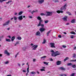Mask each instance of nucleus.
<instances>
[{
	"label": "nucleus",
	"instance_id": "nucleus-1",
	"mask_svg": "<svg viewBox=\"0 0 76 76\" xmlns=\"http://www.w3.org/2000/svg\"><path fill=\"white\" fill-rule=\"evenodd\" d=\"M66 7H67V4L66 3L64 4V6H63L61 8L60 10H58L56 11L58 13H62L63 12V10H65V9H66Z\"/></svg>",
	"mask_w": 76,
	"mask_h": 76
},
{
	"label": "nucleus",
	"instance_id": "nucleus-2",
	"mask_svg": "<svg viewBox=\"0 0 76 76\" xmlns=\"http://www.w3.org/2000/svg\"><path fill=\"white\" fill-rule=\"evenodd\" d=\"M59 55H60V53L58 51H57L55 53H52V56L53 57H56V56Z\"/></svg>",
	"mask_w": 76,
	"mask_h": 76
},
{
	"label": "nucleus",
	"instance_id": "nucleus-3",
	"mask_svg": "<svg viewBox=\"0 0 76 76\" xmlns=\"http://www.w3.org/2000/svg\"><path fill=\"white\" fill-rule=\"evenodd\" d=\"M37 47H38V45H33V46L31 47V48L33 50H37Z\"/></svg>",
	"mask_w": 76,
	"mask_h": 76
},
{
	"label": "nucleus",
	"instance_id": "nucleus-4",
	"mask_svg": "<svg viewBox=\"0 0 76 76\" xmlns=\"http://www.w3.org/2000/svg\"><path fill=\"white\" fill-rule=\"evenodd\" d=\"M47 14L46 15V16H52L53 15V12H46Z\"/></svg>",
	"mask_w": 76,
	"mask_h": 76
},
{
	"label": "nucleus",
	"instance_id": "nucleus-5",
	"mask_svg": "<svg viewBox=\"0 0 76 76\" xmlns=\"http://www.w3.org/2000/svg\"><path fill=\"white\" fill-rule=\"evenodd\" d=\"M9 23H10V20H8V21H7L5 23L3 24V26H6V25H8L9 24Z\"/></svg>",
	"mask_w": 76,
	"mask_h": 76
},
{
	"label": "nucleus",
	"instance_id": "nucleus-6",
	"mask_svg": "<svg viewBox=\"0 0 76 76\" xmlns=\"http://www.w3.org/2000/svg\"><path fill=\"white\" fill-rule=\"evenodd\" d=\"M50 47L51 48H55V44L53 43H50Z\"/></svg>",
	"mask_w": 76,
	"mask_h": 76
},
{
	"label": "nucleus",
	"instance_id": "nucleus-7",
	"mask_svg": "<svg viewBox=\"0 0 76 76\" xmlns=\"http://www.w3.org/2000/svg\"><path fill=\"white\" fill-rule=\"evenodd\" d=\"M4 54H6L7 55V56H10V53L8 52V51L7 50H5L4 51Z\"/></svg>",
	"mask_w": 76,
	"mask_h": 76
},
{
	"label": "nucleus",
	"instance_id": "nucleus-8",
	"mask_svg": "<svg viewBox=\"0 0 76 76\" xmlns=\"http://www.w3.org/2000/svg\"><path fill=\"white\" fill-rule=\"evenodd\" d=\"M39 30L41 33H42V32L44 31L45 30V29L42 27L40 28Z\"/></svg>",
	"mask_w": 76,
	"mask_h": 76
},
{
	"label": "nucleus",
	"instance_id": "nucleus-9",
	"mask_svg": "<svg viewBox=\"0 0 76 76\" xmlns=\"http://www.w3.org/2000/svg\"><path fill=\"white\" fill-rule=\"evenodd\" d=\"M38 2L40 4H42L44 2V0H38Z\"/></svg>",
	"mask_w": 76,
	"mask_h": 76
},
{
	"label": "nucleus",
	"instance_id": "nucleus-10",
	"mask_svg": "<svg viewBox=\"0 0 76 76\" xmlns=\"http://www.w3.org/2000/svg\"><path fill=\"white\" fill-rule=\"evenodd\" d=\"M18 19L19 20H22L23 19L22 15H21L18 17Z\"/></svg>",
	"mask_w": 76,
	"mask_h": 76
},
{
	"label": "nucleus",
	"instance_id": "nucleus-11",
	"mask_svg": "<svg viewBox=\"0 0 76 76\" xmlns=\"http://www.w3.org/2000/svg\"><path fill=\"white\" fill-rule=\"evenodd\" d=\"M61 63V61H58L56 62V64L57 65H60Z\"/></svg>",
	"mask_w": 76,
	"mask_h": 76
},
{
	"label": "nucleus",
	"instance_id": "nucleus-12",
	"mask_svg": "<svg viewBox=\"0 0 76 76\" xmlns=\"http://www.w3.org/2000/svg\"><path fill=\"white\" fill-rule=\"evenodd\" d=\"M36 35L37 36H40V35H41V33H40V32L39 31L37 32H36Z\"/></svg>",
	"mask_w": 76,
	"mask_h": 76
},
{
	"label": "nucleus",
	"instance_id": "nucleus-13",
	"mask_svg": "<svg viewBox=\"0 0 76 76\" xmlns=\"http://www.w3.org/2000/svg\"><path fill=\"white\" fill-rule=\"evenodd\" d=\"M67 16H66L64 18H63V19L64 21H67Z\"/></svg>",
	"mask_w": 76,
	"mask_h": 76
},
{
	"label": "nucleus",
	"instance_id": "nucleus-14",
	"mask_svg": "<svg viewBox=\"0 0 76 76\" xmlns=\"http://www.w3.org/2000/svg\"><path fill=\"white\" fill-rule=\"evenodd\" d=\"M15 37L13 36L11 38V41L12 42L15 40Z\"/></svg>",
	"mask_w": 76,
	"mask_h": 76
},
{
	"label": "nucleus",
	"instance_id": "nucleus-15",
	"mask_svg": "<svg viewBox=\"0 0 76 76\" xmlns=\"http://www.w3.org/2000/svg\"><path fill=\"white\" fill-rule=\"evenodd\" d=\"M68 59H69V57H67L66 58H65V59H64V61L65 62V61H66V60H68Z\"/></svg>",
	"mask_w": 76,
	"mask_h": 76
},
{
	"label": "nucleus",
	"instance_id": "nucleus-16",
	"mask_svg": "<svg viewBox=\"0 0 76 76\" xmlns=\"http://www.w3.org/2000/svg\"><path fill=\"white\" fill-rule=\"evenodd\" d=\"M75 21H76L75 19H73V20H72L71 22V23H75Z\"/></svg>",
	"mask_w": 76,
	"mask_h": 76
},
{
	"label": "nucleus",
	"instance_id": "nucleus-17",
	"mask_svg": "<svg viewBox=\"0 0 76 76\" xmlns=\"http://www.w3.org/2000/svg\"><path fill=\"white\" fill-rule=\"evenodd\" d=\"M37 19H38V20H41V17L39 16L37 17Z\"/></svg>",
	"mask_w": 76,
	"mask_h": 76
},
{
	"label": "nucleus",
	"instance_id": "nucleus-18",
	"mask_svg": "<svg viewBox=\"0 0 76 76\" xmlns=\"http://www.w3.org/2000/svg\"><path fill=\"white\" fill-rule=\"evenodd\" d=\"M23 13V11H20V12L18 13V15H22Z\"/></svg>",
	"mask_w": 76,
	"mask_h": 76
},
{
	"label": "nucleus",
	"instance_id": "nucleus-19",
	"mask_svg": "<svg viewBox=\"0 0 76 76\" xmlns=\"http://www.w3.org/2000/svg\"><path fill=\"white\" fill-rule=\"evenodd\" d=\"M13 18L15 20H16L18 19V18L15 16L13 17Z\"/></svg>",
	"mask_w": 76,
	"mask_h": 76
},
{
	"label": "nucleus",
	"instance_id": "nucleus-20",
	"mask_svg": "<svg viewBox=\"0 0 76 76\" xmlns=\"http://www.w3.org/2000/svg\"><path fill=\"white\" fill-rule=\"evenodd\" d=\"M29 65H28V68L27 69V73H29Z\"/></svg>",
	"mask_w": 76,
	"mask_h": 76
},
{
	"label": "nucleus",
	"instance_id": "nucleus-21",
	"mask_svg": "<svg viewBox=\"0 0 76 76\" xmlns=\"http://www.w3.org/2000/svg\"><path fill=\"white\" fill-rule=\"evenodd\" d=\"M6 41L7 42H10L11 41V40L9 39H6Z\"/></svg>",
	"mask_w": 76,
	"mask_h": 76
},
{
	"label": "nucleus",
	"instance_id": "nucleus-22",
	"mask_svg": "<svg viewBox=\"0 0 76 76\" xmlns=\"http://www.w3.org/2000/svg\"><path fill=\"white\" fill-rule=\"evenodd\" d=\"M51 32V30H50L47 33V34L46 35L47 36H48V35H49V34Z\"/></svg>",
	"mask_w": 76,
	"mask_h": 76
},
{
	"label": "nucleus",
	"instance_id": "nucleus-23",
	"mask_svg": "<svg viewBox=\"0 0 76 76\" xmlns=\"http://www.w3.org/2000/svg\"><path fill=\"white\" fill-rule=\"evenodd\" d=\"M43 63L45 64H46L47 65V66H48V63H49L48 62L47 63V62H44Z\"/></svg>",
	"mask_w": 76,
	"mask_h": 76
},
{
	"label": "nucleus",
	"instance_id": "nucleus-24",
	"mask_svg": "<svg viewBox=\"0 0 76 76\" xmlns=\"http://www.w3.org/2000/svg\"><path fill=\"white\" fill-rule=\"evenodd\" d=\"M46 14L43 13H41L40 14V15H41V16H46Z\"/></svg>",
	"mask_w": 76,
	"mask_h": 76
},
{
	"label": "nucleus",
	"instance_id": "nucleus-25",
	"mask_svg": "<svg viewBox=\"0 0 76 76\" xmlns=\"http://www.w3.org/2000/svg\"><path fill=\"white\" fill-rule=\"evenodd\" d=\"M37 10H36V11H34L33 10V11L31 12V14H32V15H33V13H34L35 12H37Z\"/></svg>",
	"mask_w": 76,
	"mask_h": 76
},
{
	"label": "nucleus",
	"instance_id": "nucleus-26",
	"mask_svg": "<svg viewBox=\"0 0 76 76\" xmlns=\"http://www.w3.org/2000/svg\"><path fill=\"white\" fill-rule=\"evenodd\" d=\"M66 13L67 14H68L69 15H72V14L70 12H66Z\"/></svg>",
	"mask_w": 76,
	"mask_h": 76
},
{
	"label": "nucleus",
	"instance_id": "nucleus-27",
	"mask_svg": "<svg viewBox=\"0 0 76 76\" xmlns=\"http://www.w3.org/2000/svg\"><path fill=\"white\" fill-rule=\"evenodd\" d=\"M31 74H32V75H35L36 74V72H31Z\"/></svg>",
	"mask_w": 76,
	"mask_h": 76
},
{
	"label": "nucleus",
	"instance_id": "nucleus-28",
	"mask_svg": "<svg viewBox=\"0 0 76 76\" xmlns=\"http://www.w3.org/2000/svg\"><path fill=\"white\" fill-rule=\"evenodd\" d=\"M46 42V40L45 39H43V41L42 42V44H45Z\"/></svg>",
	"mask_w": 76,
	"mask_h": 76
},
{
	"label": "nucleus",
	"instance_id": "nucleus-29",
	"mask_svg": "<svg viewBox=\"0 0 76 76\" xmlns=\"http://www.w3.org/2000/svg\"><path fill=\"white\" fill-rule=\"evenodd\" d=\"M17 39L19 40H21L22 39V38L20 37H17Z\"/></svg>",
	"mask_w": 76,
	"mask_h": 76
},
{
	"label": "nucleus",
	"instance_id": "nucleus-30",
	"mask_svg": "<svg viewBox=\"0 0 76 76\" xmlns=\"http://www.w3.org/2000/svg\"><path fill=\"white\" fill-rule=\"evenodd\" d=\"M71 34H74V35H75L76 34V33H75V32H74V31L72 32L71 33Z\"/></svg>",
	"mask_w": 76,
	"mask_h": 76
},
{
	"label": "nucleus",
	"instance_id": "nucleus-31",
	"mask_svg": "<svg viewBox=\"0 0 76 76\" xmlns=\"http://www.w3.org/2000/svg\"><path fill=\"white\" fill-rule=\"evenodd\" d=\"M43 21V20H39V23H40V24H41V23Z\"/></svg>",
	"mask_w": 76,
	"mask_h": 76
},
{
	"label": "nucleus",
	"instance_id": "nucleus-32",
	"mask_svg": "<svg viewBox=\"0 0 76 76\" xmlns=\"http://www.w3.org/2000/svg\"><path fill=\"white\" fill-rule=\"evenodd\" d=\"M74 37H75L74 35H71V36L70 38H71L73 39V38H74Z\"/></svg>",
	"mask_w": 76,
	"mask_h": 76
},
{
	"label": "nucleus",
	"instance_id": "nucleus-33",
	"mask_svg": "<svg viewBox=\"0 0 76 76\" xmlns=\"http://www.w3.org/2000/svg\"><path fill=\"white\" fill-rule=\"evenodd\" d=\"M72 67L73 68H76V65H72Z\"/></svg>",
	"mask_w": 76,
	"mask_h": 76
},
{
	"label": "nucleus",
	"instance_id": "nucleus-34",
	"mask_svg": "<svg viewBox=\"0 0 76 76\" xmlns=\"http://www.w3.org/2000/svg\"><path fill=\"white\" fill-rule=\"evenodd\" d=\"M67 66H71V65H72V64L71 63H69L67 64Z\"/></svg>",
	"mask_w": 76,
	"mask_h": 76
},
{
	"label": "nucleus",
	"instance_id": "nucleus-35",
	"mask_svg": "<svg viewBox=\"0 0 76 76\" xmlns=\"http://www.w3.org/2000/svg\"><path fill=\"white\" fill-rule=\"evenodd\" d=\"M60 69L61 70H65V69L63 67H61Z\"/></svg>",
	"mask_w": 76,
	"mask_h": 76
},
{
	"label": "nucleus",
	"instance_id": "nucleus-36",
	"mask_svg": "<svg viewBox=\"0 0 76 76\" xmlns=\"http://www.w3.org/2000/svg\"><path fill=\"white\" fill-rule=\"evenodd\" d=\"M18 54H19V53H18L16 54L15 55V58H16V57H17V56H18Z\"/></svg>",
	"mask_w": 76,
	"mask_h": 76
},
{
	"label": "nucleus",
	"instance_id": "nucleus-37",
	"mask_svg": "<svg viewBox=\"0 0 76 76\" xmlns=\"http://www.w3.org/2000/svg\"><path fill=\"white\" fill-rule=\"evenodd\" d=\"M49 21L48 20H45V23H47Z\"/></svg>",
	"mask_w": 76,
	"mask_h": 76
},
{
	"label": "nucleus",
	"instance_id": "nucleus-38",
	"mask_svg": "<svg viewBox=\"0 0 76 76\" xmlns=\"http://www.w3.org/2000/svg\"><path fill=\"white\" fill-rule=\"evenodd\" d=\"M40 26H41V27H44V25L43 24H41Z\"/></svg>",
	"mask_w": 76,
	"mask_h": 76
},
{
	"label": "nucleus",
	"instance_id": "nucleus-39",
	"mask_svg": "<svg viewBox=\"0 0 76 76\" xmlns=\"http://www.w3.org/2000/svg\"><path fill=\"white\" fill-rule=\"evenodd\" d=\"M47 57V56H44L42 57H41L40 58H46Z\"/></svg>",
	"mask_w": 76,
	"mask_h": 76
},
{
	"label": "nucleus",
	"instance_id": "nucleus-40",
	"mask_svg": "<svg viewBox=\"0 0 76 76\" xmlns=\"http://www.w3.org/2000/svg\"><path fill=\"white\" fill-rule=\"evenodd\" d=\"M32 16H28V18H29V19H32Z\"/></svg>",
	"mask_w": 76,
	"mask_h": 76
},
{
	"label": "nucleus",
	"instance_id": "nucleus-41",
	"mask_svg": "<svg viewBox=\"0 0 76 76\" xmlns=\"http://www.w3.org/2000/svg\"><path fill=\"white\" fill-rule=\"evenodd\" d=\"M9 63V61H7L6 62H4V63L5 64H8V63Z\"/></svg>",
	"mask_w": 76,
	"mask_h": 76
},
{
	"label": "nucleus",
	"instance_id": "nucleus-42",
	"mask_svg": "<svg viewBox=\"0 0 76 76\" xmlns=\"http://www.w3.org/2000/svg\"><path fill=\"white\" fill-rule=\"evenodd\" d=\"M76 57V54H73V57H74V58H75V57Z\"/></svg>",
	"mask_w": 76,
	"mask_h": 76
},
{
	"label": "nucleus",
	"instance_id": "nucleus-43",
	"mask_svg": "<svg viewBox=\"0 0 76 76\" xmlns=\"http://www.w3.org/2000/svg\"><path fill=\"white\" fill-rule=\"evenodd\" d=\"M40 71H45V69H40Z\"/></svg>",
	"mask_w": 76,
	"mask_h": 76
},
{
	"label": "nucleus",
	"instance_id": "nucleus-44",
	"mask_svg": "<svg viewBox=\"0 0 76 76\" xmlns=\"http://www.w3.org/2000/svg\"><path fill=\"white\" fill-rule=\"evenodd\" d=\"M62 47H63V48H66V46L65 45H62Z\"/></svg>",
	"mask_w": 76,
	"mask_h": 76
},
{
	"label": "nucleus",
	"instance_id": "nucleus-45",
	"mask_svg": "<svg viewBox=\"0 0 76 76\" xmlns=\"http://www.w3.org/2000/svg\"><path fill=\"white\" fill-rule=\"evenodd\" d=\"M73 61V62H74V61L75 62L76 61V60H71L70 61Z\"/></svg>",
	"mask_w": 76,
	"mask_h": 76
},
{
	"label": "nucleus",
	"instance_id": "nucleus-46",
	"mask_svg": "<svg viewBox=\"0 0 76 76\" xmlns=\"http://www.w3.org/2000/svg\"><path fill=\"white\" fill-rule=\"evenodd\" d=\"M26 50V48H23V51H25Z\"/></svg>",
	"mask_w": 76,
	"mask_h": 76
},
{
	"label": "nucleus",
	"instance_id": "nucleus-47",
	"mask_svg": "<svg viewBox=\"0 0 76 76\" xmlns=\"http://www.w3.org/2000/svg\"><path fill=\"white\" fill-rule=\"evenodd\" d=\"M70 76H75V74L72 73Z\"/></svg>",
	"mask_w": 76,
	"mask_h": 76
},
{
	"label": "nucleus",
	"instance_id": "nucleus-48",
	"mask_svg": "<svg viewBox=\"0 0 76 76\" xmlns=\"http://www.w3.org/2000/svg\"><path fill=\"white\" fill-rule=\"evenodd\" d=\"M50 52L51 53H54V50H50Z\"/></svg>",
	"mask_w": 76,
	"mask_h": 76
},
{
	"label": "nucleus",
	"instance_id": "nucleus-49",
	"mask_svg": "<svg viewBox=\"0 0 76 76\" xmlns=\"http://www.w3.org/2000/svg\"><path fill=\"white\" fill-rule=\"evenodd\" d=\"M17 64L19 67H20V64L19 63Z\"/></svg>",
	"mask_w": 76,
	"mask_h": 76
},
{
	"label": "nucleus",
	"instance_id": "nucleus-50",
	"mask_svg": "<svg viewBox=\"0 0 76 76\" xmlns=\"http://www.w3.org/2000/svg\"><path fill=\"white\" fill-rule=\"evenodd\" d=\"M41 26V24L39 23L37 25V26Z\"/></svg>",
	"mask_w": 76,
	"mask_h": 76
},
{
	"label": "nucleus",
	"instance_id": "nucleus-51",
	"mask_svg": "<svg viewBox=\"0 0 76 76\" xmlns=\"http://www.w3.org/2000/svg\"><path fill=\"white\" fill-rule=\"evenodd\" d=\"M58 37L61 38V35H58Z\"/></svg>",
	"mask_w": 76,
	"mask_h": 76
},
{
	"label": "nucleus",
	"instance_id": "nucleus-52",
	"mask_svg": "<svg viewBox=\"0 0 76 76\" xmlns=\"http://www.w3.org/2000/svg\"><path fill=\"white\" fill-rule=\"evenodd\" d=\"M49 60H50V61H53V59H52V58H49Z\"/></svg>",
	"mask_w": 76,
	"mask_h": 76
},
{
	"label": "nucleus",
	"instance_id": "nucleus-53",
	"mask_svg": "<svg viewBox=\"0 0 76 76\" xmlns=\"http://www.w3.org/2000/svg\"><path fill=\"white\" fill-rule=\"evenodd\" d=\"M62 38H64V37H65V36L63 34H62Z\"/></svg>",
	"mask_w": 76,
	"mask_h": 76
},
{
	"label": "nucleus",
	"instance_id": "nucleus-54",
	"mask_svg": "<svg viewBox=\"0 0 76 76\" xmlns=\"http://www.w3.org/2000/svg\"><path fill=\"white\" fill-rule=\"evenodd\" d=\"M7 37L9 38L10 39V38H11V36H7Z\"/></svg>",
	"mask_w": 76,
	"mask_h": 76
},
{
	"label": "nucleus",
	"instance_id": "nucleus-55",
	"mask_svg": "<svg viewBox=\"0 0 76 76\" xmlns=\"http://www.w3.org/2000/svg\"><path fill=\"white\" fill-rule=\"evenodd\" d=\"M14 15H18V13H17V12H15L14 13Z\"/></svg>",
	"mask_w": 76,
	"mask_h": 76
},
{
	"label": "nucleus",
	"instance_id": "nucleus-56",
	"mask_svg": "<svg viewBox=\"0 0 76 76\" xmlns=\"http://www.w3.org/2000/svg\"><path fill=\"white\" fill-rule=\"evenodd\" d=\"M23 72H24V73H26V71L25 70H23Z\"/></svg>",
	"mask_w": 76,
	"mask_h": 76
},
{
	"label": "nucleus",
	"instance_id": "nucleus-57",
	"mask_svg": "<svg viewBox=\"0 0 76 76\" xmlns=\"http://www.w3.org/2000/svg\"><path fill=\"white\" fill-rule=\"evenodd\" d=\"M36 61V59H33V61H34H34Z\"/></svg>",
	"mask_w": 76,
	"mask_h": 76
},
{
	"label": "nucleus",
	"instance_id": "nucleus-58",
	"mask_svg": "<svg viewBox=\"0 0 76 76\" xmlns=\"http://www.w3.org/2000/svg\"><path fill=\"white\" fill-rule=\"evenodd\" d=\"M3 18H0V21L2 20Z\"/></svg>",
	"mask_w": 76,
	"mask_h": 76
},
{
	"label": "nucleus",
	"instance_id": "nucleus-59",
	"mask_svg": "<svg viewBox=\"0 0 76 76\" xmlns=\"http://www.w3.org/2000/svg\"><path fill=\"white\" fill-rule=\"evenodd\" d=\"M9 1V3H11V2H12V0H10V1Z\"/></svg>",
	"mask_w": 76,
	"mask_h": 76
},
{
	"label": "nucleus",
	"instance_id": "nucleus-60",
	"mask_svg": "<svg viewBox=\"0 0 76 76\" xmlns=\"http://www.w3.org/2000/svg\"><path fill=\"white\" fill-rule=\"evenodd\" d=\"M19 42H17L16 43V44H19Z\"/></svg>",
	"mask_w": 76,
	"mask_h": 76
},
{
	"label": "nucleus",
	"instance_id": "nucleus-61",
	"mask_svg": "<svg viewBox=\"0 0 76 76\" xmlns=\"http://www.w3.org/2000/svg\"><path fill=\"white\" fill-rule=\"evenodd\" d=\"M6 4H9V1H8V2H6Z\"/></svg>",
	"mask_w": 76,
	"mask_h": 76
},
{
	"label": "nucleus",
	"instance_id": "nucleus-62",
	"mask_svg": "<svg viewBox=\"0 0 76 76\" xmlns=\"http://www.w3.org/2000/svg\"><path fill=\"white\" fill-rule=\"evenodd\" d=\"M3 37H4V36L2 35L1 37V38H3Z\"/></svg>",
	"mask_w": 76,
	"mask_h": 76
},
{
	"label": "nucleus",
	"instance_id": "nucleus-63",
	"mask_svg": "<svg viewBox=\"0 0 76 76\" xmlns=\"http://www.w3.org/2000/svg\"><path fill=\"white\" fill-rule=\"evenodd\" d=\"M63 76H67L66 74H63Z\"/></svg>",
	"mask_w": 76,
	"mask_h": 76
},
{
	"label": "nucleus",
	"instance_id": "nucleus-64",
	"mask_svg": "<svg viewBox=\"0 0 76 76\" xmlns=\"http://www.w3.org/2000/svg\"><path fill=\"white\" fill-rule=\"evenodd\" d=\"M74 49H75V50H76V47H75L74 48Z\"/></svg>",
	"mask_w": 76,
	"mask_h": 76
}]
</instances>
